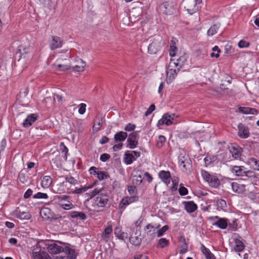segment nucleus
<instances>
[{"label": "nucleus", "instance_id": "nucleus-1", "mask_svg": "<svg viewBox=\"0 0 259 259\" xmlns=\"http://www.w3.org/2000/svg\"><path fill=\"white\" fill-rule=\"evenodd\" d=\"M109 193L103 188H96L91 194L90 198L96 196L95 199V204L99 207L105 206L109 199Z\"/></svg>", "mask_w": 259, "mask_h": 259}, {"label": "nucleus", "instance_id": "nucleus-2", "mask_svg": "<svg viewBox=\"0 0 259 259\" xmlns=\"http://www.w3.org/2000/svg\"><path fill=\"white\" fill-rule=\"evenodd\" d=\"M185 61V58L184 57H182L177 60V63L173 62L172 61L170 62L167 70L166 74V81L167 83H170L172 82L177 74L178 71L179 70V68H178L177 69H174V67H177L179 65L181 67L182 65L183 64L184 62Z\"/></svg>", "mask_w": 259, "mask_h": 259}, {"label": "nucleus", "instance_id": "nucleus-3", "mask_svg": "<svg viewBox=\"0 0 259 259\" xmlns=\"http://www.w3.org/2000/svg\"><path fill=\"white\" fill-rule=\"evenodd\" d=\"M177 4L174 0L163 2L159 7L160 11L166 15L174 14L176 11Z\"/></svg>", "mask_w": 259, "mask_h": 259}, {"label": "nucleus", "instance_id": "nucleus-4", "mask_svg": "<svg viewBox=\"0 0 259 259\" xmlns=\"http://www.w3.org/2000/svg\"><path fill=\"white\" fill-rule=\"evenodd\" d=\"M150 41H151L148 47V52L151 54H155L160 49L161 46V38L159 36H156L151 38Z\"/></svg>", "mask_w": 259, "mask_h": 259}, {"label": "nucleus", "instance_id": "nucleus-5", "mask_svg": "<svg viewBox=\"0 0 259 259\" xmlns=\"http://www.w3.org/2000/svg\"><path fill=\"white\" fill-rule=\"evenodd\" d=\"M40 214L44 220H57L59 218H62L59 215H56L48 207L42 208L40 211Z\"/></svg>", "mask_w": 259, "mask_h": 259}, {"label": "nucleus", "instance_id": "nucleus-6", "mask_svg": "<svg viewBox=\"0 0 259 259\" xmlns=\"http://www.w3.org/2000/svg\"><path fill=\"white\" fill-rule=\"evenodd\" d=\"M178 116L176 115L175 114L173 113L169 114L168 113L164 114L162 117L159 120L157 123V126H160L165 124L166 125H169L173 123L172 120H175Z\"/></svg>", "mask_w": 259, "mask_h": 259}, {"label": "nucleus", "instance_id": "nucleus-7", "mask_svg": "<svg viewBox=\"0 0 259 259\" xmlns=\"http://www.w3.org/2000/svg\"><path fill=\"white\" fill-rule=\"evenodd\" d=\"M179 162L180 166H182L186 172H190L192 169V163L190 159L188 156L180 155Z\"/></svg>", "mask_w": 259, "mask_h": 259}, {"label": "nucleus", "instance_id": "nucleus-8", "mask_svg": "<svg viewBox=\"0 0 259 259\" xmlns=\"http://www.w3.org/2000/svg\"><path fill=\"white\" fill-rule=\"evenodd\" d=\"M184 5L185 9L190 14L196 12L198 10L193 0H184Z\"/></svg>", "mask_w": 259, "mask_h": 259}, {"label": "nucleus", "instance_id": "nucleus-9", "mask_svg": "<svg viewBox=\"0 0 259 259\" xmlns=\"http://www.w3.org/2000/svg\"><path fill=\"white\" fill-rule=\"evenodd\" d=\"M140 156V152H139L133 151L131 153L127 152L124 154V161L126 164H130Z\"/></svg>", "mask_w": 259, "mask_h": 259}, {"label": "nucleus", "instance_id": "nucleus-10", "mask_svg": "<svg viewBox=\"0 0 259 259\" xmlns=\"http://www.w3.org/2000/svg\"><path fill=\"white\" fill-rule=\"evenodd\" d=\"M137 136V132L132 133L128 135L127 142V147L130 148L134 149L137 147L138 144Z\"/></svg>", "mask_w": 259, "mask_h": 259}, {"label": "nucleus", "instance_id": "nucleus-11", "mask_svg": "<svg viewBox=\"0 0 259 259\" xmlns=\"http://www.w3.org/2000/svg\"><path fill=\"white\" fill-rule=\"evenodd\" d=\"M230 152L232 153V156L237 159L241 156L242 148L236 144H231L229 146Z\"/></svg>", "mask_w": 259, "mask_h": 259}, {"label": "nucleus", "instance_id": "nucleus-12", "mask_svg": "<svg viewBox=\"0 0 259 259\" xmlns=\"http://www.w3.org/2000/svg\"><path fill=\"white\" fill-rule=\"evenodd\" d=\"M47 248L48 251L52 254H57L63 252L64 251V247L57 244L55 242L48 244Z\"/></svg>", "mask_w": 259, "mask_h": 259}, {"label": "nucleus", "instance_id": "nucleus-13", "mask_svg": "<svg viewBox=\"0 0 259 259\" xmlns=\"http://www.w3.org/2000/svg\"><path fill=\"white\" fill-rule=\"evenodd\" d=\"M32 48H31L30 45H21L19 46L18 52L17 53L20 54V58H25V55L28 54L31 52Z\"/></svg>", "mask_w": 259, "mask_h": 259}, {"label": "nucleus", "instance_id": "nucleus-14", "mask_svg": "<svg viewBox=\"0 0 259 259\" xmlns=\"http://www.w3.org/2000/svg\"><path fill=\"white\" fill-rule=\"evenodd\" d=\"M13 214L15 217L21 220H29L31 218V215L28 212L21 211L18 207L14 211Z\"/></svg>", "mask_w": 259, "mask_h": 259}, {"label": "nucleus", "instance_id": "nucleus-15", "mask_svg": "<svg viewBox=\"0 0 259 259\" xmlns=\"http://www.w3.org/2000/svg\"><path fill=\"white\" fill-rule=\"evenodd\" d=\"M233 190L238 193H243L245 191V186L240 182H235L231 183Z\"/></svg>", "mask_w": 259, "mask_h": 259}, {"label": "nucleus", "instance_id": "nucleus-16", "mask_svg": "<svg viewBox=\"0 0 259 259\" xmlns=\"http://www.w3.org/2000/svg\"><path fill=\"white\" fill-rule=\"evenodd\" d=\"M52 40L50 44V48L52 50L61 48L63 45L61 39L57 36H52Z\"/></svg>", "mask_w": 259, "mask_h": 259}, {"label": "nucleus", "instance_id": "nucleus-17", "mask_svg": "<svg viewBox=\"0 0 259 259\" xmlns=\"http://www.w3.org/2000/svg\"><path fill=\"white\" fill-rule=\"evenodd\" d=\"M75 62V65L73 67V70L77 72H82L86 65L85 62L80 58L76 59Z\"/></svg>", "mask_w": 259, "mask_h": 259}, {"label": "nucleus", "instance_id": "nucleus-18", "mask_svg": "<svg viewBox=\"0 0 259 259\" xmlns=\"http://www.w3.org/2000/svg\"><path fill=\"white\" fill-rule=\"evenodd\" d=\"M238 127L239 137L243 138H247L249 137V133L247 127H245L242 123L239 124Z\"/></svg>", "mask_w": 259, "mask_h": 259}, {"label": "nucleus", "instance_id": "nucleus-19", "mask_svg": "<svg viewBox=\"0 0 259 259\" xmlns=\"http://www.w3.org/2000/svg\"><path fill=\"white\" fill-rule=\"evenodd\" d=\"M197 208V205L193 201H188L185 203V209L189 213L194 212Z\"/></svg>", "mask_w": 259, "mask_h": 259}, {"label": "nucleus", "instance_id": "nucleus-20", "mask_svg": "<svg viewBox=\"0 0 259 259\" xmlns=\"http://www.w3.org/2000/svg\"><path fill=\"white\" fill-rule=\"evenodd\" d=\"M36 119V116L35 114L28 115L23 123L24 127L30 126Z\"/></svg>", "mask_w": 259, "mask_h": 259}, {"label": "nucleus", "instance_id": "nucleus-21", "mask_svg": "<svg viewBox=\"0 0 259 259\" xmlns=\"http://www.w3.org/2000/svg\"><path fill=\"white\" fill-rule=\"evenodd\" d=\"M159 176L165 183H169L170 175L169 171L162 170L159 172Z\"/></svg>", "mask_w": 259, "mask_h": 259}, {"label": "nucleus", "instance_id": "nucleus-22", "mask_svg": "<svg viewBox=\"0 0 259 259\" xmlns=\"http://www.w3.org/2000/svg\"><path fill=\"white\" fill-rule=\"evenodd\" d=\"M145 231L148 236H150L151 238H154L156 233V228L154 227L150 224H148L145 227Z\"/></svg>", "mask_w": 259, "mask_h": 259}, {"label": "nucleus", "instance_id": "nucleus-23", "mask_svg": "<svg viewBox=\"0 0 259 259\" xmlns=\"http://www.w3.org/2000/svg\"><path fill=\"white\" fill-rule=\"evenodd\" d=\"M127 137V134L126 132H119L114 135V140L116 142H122L125 140Z\"/></svg>", "mask_w": 259, "mask_h": 259}, {"label": "nucleus", "instance_id": "nucleus-24", "mask_svg": "<svg viewBox=\"0 0 259 259\" xmlns=\"http://www.w3.org/2000/svg\"><path fill=\"white\" fill-rule=\"evenodd\" d=\"M112 231V227L111 225H109L104 230V232L102 234V238L103 240L107 241L109 238V235Z\"/></svg>", "mask_w": 259, "mask_h": 259}, {"label": "nucleus", "instance_id": "nucleus-25", "mask_svg": "<svg viewBox=\"0 0 259 259\" xmlns=\"http://www.w3.org/2000/svg\"><path fill=\"white\" fill-rule=\"evenodd\" d=\"M235 245L234 246V250L237 252H240L242 251L245 247L243 243L239 239H236L235 240Z\"/></svg>", "mask_w": 259, "mask_h": 259}, {"label": "nucleus", "instance_id": "nucleus-26", "mask_svg": "<svg viewBox=\"0 0 259 259\" xmlns=\"http://www.w3.org/2000/svg\"><path fill=\"white\" fill-rule=\"evenodd\" d=\"M34 259H51L48 254L44 251L35 252L33 254Z\"/></svg>", "mask_w": 259, "mask_h": 259}, {"label": "nucleus", "instance_id": "nucleus-27", "mask_svg": "<svg viewBox=\"0 0 259 259\" xmlns=\"http://www.w3.org/2000/svg\"><path fill=\"white\" fill-rule=\"evenodd\" d=\"M213 224L222 229H224L227 228L228 223L226 219L221 218Z\"/></svg>", "mask_w": 259, "mask_h": 259}, {"label": "nucleus", "instance_id": "nucleus-28", "mask_svg": "<svg viewBox=\"0 0 259 259\" xmlns=\"http://www.w3.org/2000/svg\"><path fill=\"white\" fill-rule=\"evenodd\" d=\"M232 171L237 176H243L245 175L244 171L241 167L234 166L232 168Z\"/></svg>", "mask_w": 259, "mask_h": 259}, {"label": "nucleus", "instance_id": "nucleus-29", "mask_svg": "<svg viewBox=\"0 0 259 259\" xmlns=\"http://www.w3.org/2000/svg\"><path fill=\"white\" fill-rule=\"evenodd\" d=\"M52 183V179L50 176H45L41 180V185L43 188H48Z\"/></svg>", "mask_w": 259, "mask_h": 259}, {"label": "nucleus", "instance_id": "nucleus-30", "mask_svg": "<svg viewBox=\"0 0 259 259\" xmlns=\"http://www.w3.org/2000/svg\"><path fill=\"white\" fill-rule=\"evenodd\" d=\"M207 182L209 184L210 186L216 187L220 184V181L219 179L215 176H211Z\"/></svg>", "mask_w": 259, "mask_h": 259}, {"label": "nucleus", "instance_id": "nucleus-31", "mask_svg": "<svg viewBox=\"0 0 259 259\" xmlns=\"http://www.w3.org/2000/svg\"><path fill=\"white\" fill-rule=\"evenodd\" d=\"M70 216L72 218H79L81 220H84L86 218V215L81 212L73 211L71 212Z\"/></svg>", "mask_w": 259, "mask_h": 259}, {"label": "nucleus", "instance_id": "nucleus-32", "mask_svg": "<svg viewBox=\"0 0 259 259\" xmlns=\"http://www.w3.org/2000/svg\"><path fill=\"white\" fill-rule=\"evenodd\" d=\"M219 28V25L214 24L211 26L207 31V35L208 36H212L217 33L218 30Z\"/></svg>", "mask_w": 259, "mask_h": 259}, {"label": "nucleus", "instance_id": "nucleus-33", "mask_svg": "<svg viewBox=\"0 0 259 259\" xmlns=\"http://www.w3.org/2000/svg\"><path fill=\"white\" fill-rule=\"evenodd\" d=\"M130 242L134 245H139L141 241V239L136 235H132L130 238Z\"/></svg>", "mask_w": 259, "mask_h": 259}, {"label": "nucleus", "instance_id": "nucleus-34", "mask_svg": "<svg viewBox=\"0 0 259 259\" xmlns=\"http://www.w3.org/2000/svg\"><path fill=\"white\" fill-rule=\"evenodd\" d=\"M143 179V177L140 174L135 175L133 176L132 179L133 184L136 185H139L142 182Z\"/></svg>", "mask_w": 259, "mask_h": 259}, {"label": "nucleus", "instance_id": "nucleus-35", "mask_svg": "<svg viewBox=\"0 0 259 259\" xmlns=\"http://www.w3.org/2000/svg\"><path fill=\"white\" fill-rule=\"evenodd\" d=\"M182 244L181 245V249L180 251L181 254H184L187 252L188 249V245L186 242L185 239L183 237L181 238Z\"/></svg>", "mask_w": 259, "mask_h": 259}, {"label": "nucleus", "instance_id": "nucleus-36", "mask_svg": "<svg viewBox=\"0 0 259 259\" xmlns=\"http://www.w3.org/2000/svg\"><path fill=\"white\" fill-rule=\"evenodd\" d=\"M63 252H65L67 254L68 257L70 259H73L75 257L74 250L69 248L68 247H65Z\"/></svg>", "mask_w": 259, "mask_h": 259}, {"label": "nucleus", "instance_id": "nucleus-37", "mask_svg": "<svg viewBox=\"0 0 259 259\" xmlns=\"http://www.w3.org/2000/svg\"><path fill=\"white\" fill-rule=\"evenodd\" d=\"M53 66L58 71H65L70 68L69 66L66 65L54 64L53 65Z\"/></svg>", "mask_w": 259, "mask_h": 259}, {"label": "nucleus", "instance_id": "nucleus-38", "mask_svg": "<svg viewBox=\"0 0 259 259\" xmlns=\"http://www.w3.org/2000/svg\"><path fill=\"white\" fill-rule=\"evenodd\" d=\"M165 142V138L163 136H159L156 142V146L159 148H161Z\"/></svg>", "mask_w": 259, "mask_h": 259}, {"label": "nucleus", "instance_id": "nucleus-39", "mask_svg": "<svg viewBox=\"0 0 259 259\" xmlns=\"http://www.w3.org/2000/svg\"><path fill=\"white\" fill-rule=\"evenodd\" d=\"M175 44V43L174 41H171L169 50V55L171 57H174L176 56V51L177 50V47L174 46Z\"/></svg>", "mask_w": 259, "mask_h": 259}, {"label": "nucleus", "instance_id": "nucleus-40", "mask_svg": "<svg viewBox=\"0 0 259 259\" xmlns=\"http://www.w3.org/2000/svg\"><path fill=\"white\" fill-rule=\"evenodd\" d=\"M93 185L89 186V187H83L80 188L76 189L73 192V193H76V194H80L83 192H85L87 191L89 189L92 188Z\"/></svg>", "mask_w": 259, "mask_h": 259}, {"label": "nucleus", "instance_id": "nucleus-41", "mask_svg": "<svg viewBox=\"0 0 259 259\" xmlns=\"http://www.w3.org/2000/svg\"><path fill=\"white\" fill-rule=\"evenodd\" d=\"M168 240L165 238H161L158 241V245L161 248H164L168 244Z\"/></svg>", "mask_w": 259, "mask_h": 259}, {"label": "nucleus", "instance_id": "nucleus-42", "mask_svg": "<svg viewBox=\"0 0 259 259\" xmlns=\"http://www.w3.org/2000/svg\"><path fill=\"white\" fill-rule=\"evenodd\" d=\"M126 197L123 198L121 201H120L119 204V208H122L124 207V206L130 204V203H128V201H127Z\"/></svg>", "mask_w": 259, "mask_h": 259}, {"label": "nucleus", "instance_id": "nucleus-43", "mask_svg": "<svg viewBox=\"0 0 259 259\" xmlns=\"http://www.w3.org/2000/svg\"><path fill=\"white\" fill-rule=\"evenodd\" d=\"M33 198L38 199H47L48 198V195L46 193L38 192L37 194L33 196Z\"/></svg>", "mask_w": 259, "mask_h": 259}, {"label": "nucleus", "instance_id": "nucleus-44", "mask_svg": "<svg viewBox=\"0 0 259 259\" xmlns=\"http://www.w3.org/2000/svg\"><path fill=\"white\" fill-rule=\"evenodd\" d=\"M217 206L218 207L223 209L226 206V202L223 199H220L217 201Z\"/></svg>", "mask_w": 259, "mask_h": 259}, {"label": "nucleus", "instance_id": "nucleus-45", "mask_svg": "<svg viewBox=\"0 0 259 259\" xmlns=\"http://www.w3.org/2000/svg\"><path fill=\"white\" fill-rule=\"evenodd\" d=\"M201 175L203 179L207 182L209 179L210 177L211 176V175H210L207 171L204 170H202L201 171Z\"/></svg>", "mask_w": 259, "mask_h": 259}, {"label": "nucleus", "instance_id": "nucleus-46", "mask_svg": "<svg viewBox=\"0 0 259 259\" xmlns=\"http://www.w3.org/2000/svg\"><path fill=\"white\" fill-rule=\"evenodd\" d=\"M65 180L67 182L69 183L70 184L74 185L77 183V181L72 177H66Z\"/></svg>", "mask_w": 259, "mask_h": 259}, {"label": "nucleus", "instance_id": "nucleus-47", "mask_svg": "<svg viewBox=\"0 0 259 259\" xmlns=\"http://www.w3.org/2000/svg\"><path fill=\"white\" fill-rule=\"evenodd\" d=\"M167 226H163L161 229L157 231V236L160 237L162 236L168 229Z\"/></svg>", "mask_w": 259, "mask_h": 259}, {"label": "nucleus", "instance_id": "nucleus-48", "mask_svg": "<svg viewBox=\"0 0 259 259\" xmlns=\"http://www.w3.org/2000/svg\"><path fill=\"white\" fill-rule=\"evenodd\" d=\"M155 109V106L154 104H152L150 106L149 108L147 109L146 112L145 113V115L146 116H148L150 115Z\"/></svg>", "mask_w": 259, "mask_h": 259}, {"label": "nucleus", "instance_id": "nucleus-49", "mask_svg": "<svg viewBox=\"0 0 259 259\" xmlns=\"http://www.w3.org/2000/svg\"><path fill=\"white\" fill-rule=\"evenodd\" d=\"M249 107H240L239 108V112L245 114H249Z\"/></svg>", "mask_w": 259, "mask_h": 259}, {"label": "nucleus", "instance_id": "nucleus-50", "mask_svg": "<svg viewBox=\"0 0 259 259\" xmlns=\"http://www.w3.org/2000/svg\"><path fill=\"white\" fill-rule=\"evenodd\" d=\"M79 108L78 109V112L80 114H83L85 113L86 110V105L84 103H81L79 105Z\"/></svg>", "mask_w": 259, "mask_h": 259}, {"label": "nucleus", "instance_id": "nucleus-51", "mask_svg": "<svg viewBox=\"0 0 259 259\" xmlns=\"http://www.w3.org/2000/svg\"><path fill=\"white\" fill-rule=\"evenodd\" d=\"M102 124V119H100L99 120V121L97 123L93 125V130H94L96 132L98 131L100 128V127L101 126Z\"/></svg>", "mask_w": 259, "mask_h": 259}, {"label": "nucleus", "instance_id": "nucleus-52", "mask_svg": "<svg viewBox=\"0 0 259 259\" xmlns=\"http://www.w3.org/2000/svg\"><path fill=\"white\" fill-rule=\"evenodd\" d=\"M110 158V155L107 153L102 154L100 156V160L102 161L105 162L109 160Z\"/></svg>", "mask_w": 259, "mask_h": 259}, {"label": "nucleus", "instance_id": "nucleus-53", "mask_svg": "<svg viewBox=\"0 0 259 259\" xmlns=\"http://www.w3.org/2000/svg\"><path fill=\"white\" fill-rule=\"evenodd\" d=\"M61 205L62 208L66 210L70 209L73 207V204L69 201H68L67 203L62 204Z\"/></svg>", "mask_w": 259, "mask_h": 259}, {"label": "nucleus", "instance_id": "nucleus-54", "mask_svg": "<svg viewBox=\"0 0 259 259\" xmlns=\"http://www.w3.org/2000/svg\"><path fill=\"white\" fill-rule=\"evenodd\" d=\"M135 128H136V125L135 124H132V123H128L126 125V126L124 128V130L126 131L130 132V131H134Z\"/></svg>", "mask_w": 259, "mask_h": 259}, {"label": "nucleus", "instance_id": "nucleus-55", "mask_svg": "<svg viewBox=\"0 0 259 259\" xmlns=\"http://www.w3.org/2000/svg\"><path fill=\"white\" fill-rule=\"evenodd\" d=\"M179 193L181 195L184 196L188 194V190L184 187H180L179 189Z\"/></svg>", "mask_w": 259, "mask_h": 259}, {"label": "nucleus", "instance_id": "nucleus-56", "mask_svg": "<svg viewBox=\"0 0 259 259\" xmlns=\"http://www.w3.org/2000/svg\"><path fill=\"white\" fill-rule=\"evenodd\" d=\"M127 199L128 200L127 201H128V203H130V204H131V203H133L134 202H136L137 201H138V197L136 196H127L126 197Z\"/></svg>", "mask_w": 259, "mask_h": 259}, {"label": "nucleus", "instance_id": "nucleus-57", "mask_svg": "<svg viewBox=\"0 0 259 259\" xmlns=\"http://www.w3.org/2000/svg\"><path fill=\"white\" fill-rule=\"evenodd\" d=\"M249 46V43L244 40H240L238 43V47L240 48L247 47Z\"/></svg>", "mask_w": 259, "mask_h": 259}, {"label": "nucleus", "instance_id": "nucleus-58", "mask_svg": "<svg viewBox=\"0 0 259 259\" xmlns=\"http://www.w3.org/2000/svg\"><path fill=\"white\" fill-rule=\"evenodd\" d=\"M244 176H245L247 177H249V178L256 177L255 174V171H252V170H248L247 171H245Z\"/></svg>", "mask_w": 259, "mask_h": 259}, {"label": "nucleus", "instance_id": "nucleus-59", "mask_svg": "<svg viewBox=\"0 0 259 259\" xmlns=\"http://www.w3.org/2000/svg\"><path fill=\"white\" fill-rule=\"evenodd\" d=\"M98 178L99 180H102L104 179L106 177V175L104 171H98L97 174Z\"/></svg>", "mask_w": 259, "mask_h": 259}, {"label": "nucleus", "instance_id": "nucleus-60", "mask_svg": "<svg viewBox=\"0 0 259 259\" xmlns=\"http://www.w3.org/2000/svg\"><path fill=\"white\" fill-rule=\"evenodd\" d=\"M32 194V190H31L30 189H29L25 193V194L24 195V197L26 199L28 198L31 196Z\"/></svg>", "mask_w": 259, "mask_h": 259}, {"label": "nucleus", "instance_id": "nucleus-61", "mask_svg": "<svg viewBox=\"0 0 259 259\" xmlns=\"http://www.w3.org/2000/svg\"><path fill=\"white\" fill-rule=\"evenodd\" d=\"M135 259H148V256L145 254H139L135 256Z\"/></svg>", "mask_w": 259, "mask_h": 259}, {"label": "nucleus", "instance_id": "nucleus-62", "mask_svg": "<svg viewBox=\"0 0 259 259\" xmlns=\"http://www.w3.org/2000/svg\"><path fill=\"white\" fill-rule=\"evenodd\" d=\"M173 186L171 187V190L172 191H176L177 189L178 182L176 180H172Z\"/></svg>", "mask_w": 259, "mask_h": 259}, {"label": "nucleus", "instance_id": "nucleus-63", "mask_svg": "<svg viewBox=\"0 0 259 259\" xmlns=\"http://www.w3.org/2000/svg\"><path fill=\"white\" fill-rule=\"evenodd\" d=\"M128 191L130 194H135L136 191V187L135 186H130L128 187Z\"/></svg>", "mask_w": 259, "mask_h": 259}, {"label": "nucleus", "instance_id": "nucleus-64", "mask_svg": "<svg viewBox=\"0 0 259 259\" xmlns=\"http://www.w3.org/2000/svg\"><path fill=\"white\" fill-rule=\"evenodd\" d=\"M62 95H59V94H57V93H55L54 94V100H57L58 102H61L62 101Z\"/></svg>", "mask_w": 259, "mask_h": 259}]
</instances>
